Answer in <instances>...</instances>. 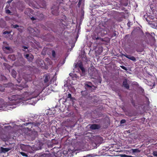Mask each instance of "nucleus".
I'll return each instance as SVG.
<instances>
[{"instance_id":"obj_9","label":"nucleus","mask_w":157,"mask_h":157,"mask_svg":"<svg viewBox=\"0 0 157 157\" xmlns=\"http://www.w3.org/2000/svg\"><path fill=\"white\" fill-rule=\"evenodd\" d=\"M3 50L4 51L7 50V51L6 52L7 53H10L12 51V49L9 47H6L4 48H3Z\"/></svg>"},{"instance_id":"obj_25","label":"nucleus","mask_w":157,"mask_h":157,"mask_svg":"<svg viewBox=\"0 0 157 157\" xmlns=\"http://www.w3.org/2000/svg\"><path fill=\"white\" fill-rule=\"evenodd\" d=\"M10 33V32H8L7 31H6L3 32V34H8V35H9V34Z\"/></svg>"},{"instance_id":"obj_26","label":"nucleus","mask_w":157,"mask_h":157,"mask_svg":"<svg viewBox=\"0 0 157 157\" xmlns=\"http://www.w3.org/2000/svg\"><path fill=\"white\" fill-rule=\"evenodd\" d=\"M55 52L54 51H52V55L53 57H55Z\"/></svg>"},{"instance_id":"obj_38","label":"nucleus","mask_w":157,"mask_h":157,"mask_svg":"<svg viewBox=\"0 0 157 157\" xmlns=\"http://www.w3.org/2000/svg\"><path fill=\"white\" fill-rule=\"evenodd\" d=\"M18 82H19L18 81Z\"/></svg>"},{"instance_id":"obj_13","label":"nucleus","mask_w":157,"mask_h":157,"mask_svg":"<svg viewBox=\"0 0 157 157\" xmlns=\"http://www.w3.org/2000/svg\"><path fill=\"white\" fill-rule=\"evenodd\" d=\"M79 68L81 70L82 72H83L85 71V69L81 63H79L78 64Z\"/></svg>"},{"instance_id":"obj_41","label":"nucleus","mask_w":157,"mask_h":157,"mask_svg":"<svg viewBox=\"0 0 157 157\" xmlns=\"http://www.w3.org/2000/svg\"><path fill=\"white\" fill-rule=\"evenodd\" d=\"M17 86H18V85H17Z\"/></svg>"},{"instance_id":"obj_31","label":"nucleus","mask_w":157,"mask_h":157,"mask_svg":"<svg viewBox=\"0 0 157 157\" xmlns=\"http://www.w3.org/2000/svg\"><path fill=\"white\" fill-rule=\"evenodd\" d=\"M0 91H4V89L3 88H2L1 86H0Z\"/></svg>"},{"instance_id":"obj_2","label":"nucleus","mask_w":157,"mask_h":157,"mask_svg":"<svg viewBox=\"0 0 157 157\" xmlns=\"http://www.w3.org/2000/svg\"><path fill=\"white\" fill-rule=\"evenodd\" d=\"M3 100L2 99H0V110H6V106L7 105H5Z\"/></svg>"},{"instance_id":"obj_28","label":"nucleus","mask_w":157,"mask_h":157,"mask_svg":"<svg viewBox=\"0 0 157 157\" xmlns=\"http://www.w3.org/2000/svg\"><path fill=\"white\" fill-rule=\"evenodd\" d=\"M6 13H10V11L9 10H6Z\"/></svg>"},{"instance_id":"obj_36","label":"nucleus","mask_w":157,"mask_h":157,"mask_svg":"<svg viewBox=\"0 0 157 157\" xmlns=\"http://www.w3.org/2000/svg\"><path fill=\"white\" fill-rule=\"evenodd\" d=\"M39 149H40V148H39ZM36 149V150H37L38 149Z\"/></svg>"},{"instance_id":"obj_5","label":"nucleus","mask_w":157,"mask_h":157,"mask_svg":"<svg viewBox=\"0 0 157 157\" xmlns=\"http://www.w3.org/2000/svg\"><path fill=\"white\" fill-rule=\"evenodd\" d=\"M27 151L30 153L33 152L35 151L36 150L33 147H32L29 145H27Z\"/></svg>"},{"instance_id":"obj_23","label":"nucleus","mask_w":157,"mask_h":157,"mask_svg":"<svg viewBox=\"0 0 157 157\" xmlns=\"http://www.w3.org/2000/svg\"><path fill=\"white\" fill-rule=\"evenodd\" d=\"M153 155L156 156H157V151H154L153 152Z\"/></svg>"},{"instance_id":"obj_27","label":"nucleus","mask_w":157,"mask_h":157,"mask_svg":"<svg viewBox=\"0 0 157 157\" xmlns=\"http://www.w3.org/2000/svg\"><path fill=\"white\" fill-rule=\"evenodd\" d=\"M121 67L122 69L124 70H127L126 67L124 66H121Z\"/></svg>"},{"instance_id":"obj_15","label":"nucleus","mask_w":157,"mask_h":157,"mask_svg":"<svg viewBox=\"0 0 157 157\" xmlns=\"http://www.w3.org/2000/svg\"><path fill=\"white\" fill-rule=\"evenodd\" d=\"M11 75L13 77L15 78L16 77V72L13 70L11 72Z\"/></svg>"},{"instance_id":"obj_37","label":"nucleus","mask_w":157,"mask_h":157,"mask_svg":"<svg viewBox=\"0 0 157 157\" xmlns=\"http://www.w3.org/2000/svg\"><path fill=\"white\" fill-rule=\"evenodd\" d=\"M71 73H70L69 74V75H71Z\"/></svg>"},{"instance_id":"obj_6","label":"nucleus","mask_w":157,"mask_h":157,"mask_svg":"<svg viewBox=\"0 0 157 157\" xmlns=\"http://www.w3.org/2000/svg\"><path fill=\"white\" fill-rule=\"evenodd\" d=\"M25 58L29 61H31L33 58V56L31 54H26L25 55Z\"/></svg>"},{"instance_id":"obj_21","label":"nucleus","mask_w":157,"mask_h":157,"mask_svg":"<svg viewBox=\"0 0 157 157\" xmlns=\"http://www.w3.org/2000/svg\"><path fill=\"white\" fill-rule=\"evenodd\" d=\"M48 80V77L46 76L44 80V82H47Z\"/></svg>"},{"instance_id":"obj_20","label":"nucleus","mask_w":157,"mask_h":157,"mask_svg":"<svg viewBox=\"0 0 157 157\" xmlns=\"http://www.w3.org/2000/svg\"><path fill=\"white\" fill-rule=\"evenodd\" d=\"M123 56H125V57H126V58H127L129 59H130V57H131V56H129V55H125V54H123L122 55Z\"/></svg>"},{"instance_id":"obj_35","label":"nucleus","mask_w":157,"mask_h":157,"mask_svg":"<svg viewBox=\"0 0 157 157\" xmlns=\"http://www.w3.org/2000/svg\"><path fill=\"white\" fill-rule=\"evenodd\" d=\"M31 19L32 20H34L35 19V18H34V17H32L31 18Z\"/></svg>"},{"instance_id":"obj_40","label":"nucleus","mask_w":157,"mask_h":157,"mask_svg":"<svg viewBox=\"0 0 157 157\" xmlns=\"http://www.w3.org/2000/svg\"><path fill=\"white\" fill-rule=\"evenodd\" d=\"M79 2H78V4H79Z\"/></svg>"},{"instance_id":"obj_24","label":"nucleus","mask_w":157,"mask_h":157,"mask_svg":"<svg viewBox=\"0 0 157 157\" xmlns=\"http://www.w3.org/2000/svg\"><path fill=\"white\" fill-rule=\"evenodd\" d=\"M121 156L122 157H132L131 156L127 155H121Z\"/></svg>"},{"instance_id":"obj_14","label":"nucleus","mask_w":157,"mask_h":157,"mask_svg":"<svg viewBox=\"0 0 157 157\" xmlns=\"http://www.w3.org/2000/svg\"><path fill=\"white\" fill-rule=\"evenodd\" d=\"M50 155L49 154H44L40 155L39 157H50Z\"/></svg>"},{"instance_id":"obj_39","label":"nucleus","mask_w":157,"mask_h":157,"mask_svg":"<svg viewBox=\"0 0 157 157\" xmlns=\"http://www.w3.org/2000/svg\"><path fill=\"white\" fill-rule=\"evenodd\" d=\"M19 89H22V88H21V89L19 88Z\"/></svg>"},{"instance_id":"obj_33","label":"nucleus","mask_w":157,"mask_h":157,"mask_svg":"<svg viewBox=\"0 0 157 157\" xmlns=\"http://www.w3.org/2000/svg\"><path fill=\"white\" fill-rule=\"evenodd\" d=\"M23 48L24 49H27V47L26 46H23Z\"/></svg>"},{"instance_id":"obj_8","label":"nucleus","mask_w":157,"mask_h":157,"mask_svg":"<svg viewBox=\"0 0 157 157\" xmlns=\"http://www.w3.org/2000/svg\"><path fill=\"white\" fill-rule=\"evenodd\" d=\"M123 86L126 89H128L129 88V86L127 83V81L126 79L124 80L123 82Z\"/></svg>"},{"instance_id":"obj_17","label":"nucleus","mask_w":157,"mask_h":157,"mask_svg":"<svg viewBox=\"0 0 157 157\" xmlns=\"http://www.w3.org/2000/svg\"><path fill=\"white\" fill-rule=\"evenodd\" d=\"M9 58L11 59L12 60H14L15 59V57L14 55H11L9 56Z\"/></svg>"},{"instance_id":"obj_19","label":"nucleus","mask_w":157,"mask_h":157,"mask_svg":"<svg viewBox=\"0 0 157 157\" xmlns=\"http://www.w3.org/2000/svg\"><path fill=\"white\" fill-rule=\"evenodd\" d=\"M19 27V26L17 25H12L11 26V27L12 28H17V27Z\"/></svg>"},{"instance_id":"obj_12","label":"nucleus","mask_w":157,"mask_h":157,"mask_svg":"<svg viewBox=\"0 0 157 157\" xmlns=\"http://www.w3.org/2000/svg\"><path fill=\"white\" fill-rule=\"evenodd\" d=\"M103 51V48L102 47H99L98 50L96 51V53L99 55Z\"/></svg>"},{"instance_id":"obj_16","label":"nucleus","mask_w":157,"mask_h":157,"mask_svg":"<svg viewBox=\"0 0 157 157\" xmlns=\"http://www.w3.org/2000/svg\"><path fill=\"white\" fill-rule=\"evenodd\" d=\"M132 150L133 153L139 152L140 151L137 148L135 149H132Z\"/></svg>"},{"instance_id":"obj_18","label":"nucleus","mask_w":157,"mask_h":157,"mask_svg":"<svg viewBox=\"0 0 157 157\" xmlns=\"http://www.w3.org/2000/svg\"><path fill=\"white\" fill-rule=\"evenodd\" d=\"M19 152L23 156L27 157L28 156L27 154L24 152L20 151H19Z\"/></svg>"},{"instance_id":"obj_32","label":"nucleus","mask_w":157,"mask_h":157,"mask_svg":"<svg viewBox=\"0 0 157 157\" xmlns=\"http://www.w3.org/2000/svg\"><path fill=\"white\" fill-rule=\"evenodd\" d=\"M56 77H55V76L54 77V78L51 80V81H52V80H53V81L54 82V80H56Z\"/></svg>"},{"instance_id":"obj_22","label":"nucleus","mask_w":157,"mask_h":157,"mask_svg":"<svg viewBox=\"0 0 157 157\" xmlns=\"http://www.w3.org/2000/svg\"><path fill=\"white\" fill-rule=\"evenodd\" d=\"M130 60H132L133 61H135L136 60V59L135 57L134 56H131V57H130Z\"/></svg>"},{"instance_id":"obj_1","label":"nucleus","mask_w":157,"mask_h":157,"mask_svg":"<svg viewBox=\"0 0 157 157\" xmlns=\"http://www.w3.org/2000/svg\"><path fill=\"white\" fill-rule=\"evenodd\" d=\"M38 95V94H35V92L28 93L25 92L22 95H13L9 98V99L10 101L11 102H9V103H5V105H7L6 106L7 110L10 109V108H15V106H13L12 107L10 106L13 105H19L23 103L24 105H26L27 104L34 105L36 102V100L32 99L36 97Z\"/></svg>"},{"instance_id":"obj_11","label":"nucleus","mask_w":157,"mask_h":157,"mask_svg":"<svg viewBox=\"0 0 157 157\" xmlns=\"http://www.w3.org/2000/svg\"><path fill=\"white\" fill-rule=\"evenodd\" d=\"M58 8L56 7L54 9L52 10V13L54 15H57L58 14Z\"/></svg>"},{"instance_id":"obj_10","label":"nucleus","mask_w":157,"mask_h":157,"mask_svg":"<svg viewBox=\"0 0 157 157\" xmlns=\"http://www.w3.org/2000/svg\"><path fill=\"white\" fill-rule=\"evenodd\" d=\"M99 128V126L96 124H92L90 127V128L92 129H98Z\"/></svg>"},{"instance_id":"obj_3","label":"nucleus","mask_w":157,"mask_h":157,"mask_svg":"<svg viewBox=\"0 0 157 157\" xmlns=\"http://www.w3.org/2000/svg\"><path fill=\"white\" fill-rule=\"evenodd\" d=\"M28 29L30 33L33 36H36V32L33 28L29 27L28 28Z\"/></svg>"},{"instance_id":"obj_7","label":"nucleus","mask_w":157,"mask_h":157,"mask_svg":"<svg viewBox=\"0 0 157 157\" xmlns=\"http://www.w3.org/2000/svg\"><path fill=\"white\" fill-rule=\"evenodd\" d=\"M21 149L23 151H27V145H25L23 144H21L20 145Z\"/></svg>"},{"instance_id":"obj_4","label":"nucleus","mask_w":157,"mask_h":157,"mask_svg":"<svg viewBox=\"0 0 157 157\" xmlns=\"http://www.w3.org/2000/svg\"><path fill=\"white\" fill-rule=\"evenodd\" d=\"M11 148L10 147L8 148H4L2 147H1L0 152L5 153L10 150H11Z\"/></svg>"},{"instance_id":"obj_34","label":"nucleus","mask_w":157,"mask_h":157,"mask_svg":"<svg viewBox=\"0 0 157 157\" xmlns=\"http://www.w3.org/2000/svg\"><path fill=\"white\" fill-rule=\"evenodd\" d=\"M86 86L87 87H91V86H90V85H89L88 84H86Z\"/></svg>"},{"instance_id":"obj_30","label":"nucleus","mask_w":157,"mask_h":157,"mask_svg":"<svg viewBox=\"0 0 157 157\" xmlns=\"http://www.w3.org/2000/svg\"><path fill=\"white\" fill-rule=\"evenodd\" d=\"M71 94H69L67 95V98H71Z\"/></svg>"},{"instance_id":"obj_29","label":"nucleus","mask_w":157,"mask_h":157,"mask_svg":"<svg viewBox=\"0 0 157 157\" xmlns=\"http://www.w3.org/2000/svg\"><path fill=\"white\" fill-rule=\"evenodd\" d=\"M125 121L124 120H122L121 121V124H123L125 123Z\"/></svg>"}]
</instances>
